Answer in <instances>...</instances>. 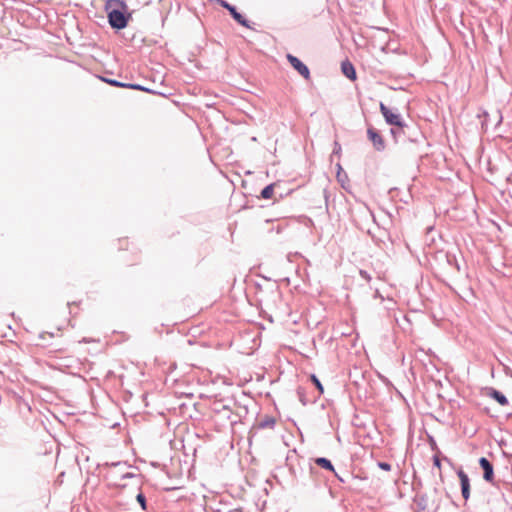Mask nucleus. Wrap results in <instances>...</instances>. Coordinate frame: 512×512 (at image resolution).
Returning <instances> with one entry per match:
<instances>
[{"mask_svg":"<svg viewBox=\"0 0 512 512\" xmlns=\"http://www.w3.org/2000/svg\"><path fill=\"white\" fill-rule=\"evenodd\" d=\"M102 80L106 83H108L109 85L111 86H114V87H121V88H125V85L126 83L125 82H121V81H118L116 79H111V78H102Z\"/></svg>","mask_w":512,"mask_h":512,"instance_id":"23","label":"nucleus"},{"mask_svg":"<svg viewBox=\"0 0 512 512\" xmlns=\"http://www.w3.org/2000/svg\"><path fill=\"white\" fill-rule=\"evenodd\" d=\"M314 463L320 468L335 473V468L330 459L326 457H316L313 459Z\"/></svg>","mask_w":512,"mask_h":512,"instance_id":"14","label":"nucleus"},{"mask_svg":"<svg viewBox=\"0 0 512 512\" xmlns=\"http://www.w3.org/2000/svg\"><path fill=\"white\" fill-rule=\"evenodd\" d=\"M459 256L460 257H458L457 254L454 252H450V255L448 256L449 259L447 260L446 263L448 267L453 268L456 272L462 271L463 257L460 252Z\"/></svg>","mask_w":512,"mask_h":512,"instance_id":"13","label":"nucleus"},{"mask_svg":"<svg viewBox=\"0 0 512 512\" xmlns=\"http://www.w3.org/2000/svg\"><path fill=\"white\" fill-rule=\"evenodd\" d=\"M337 181L340 183L343 189H347L345 183L348 182V175L346 172H337L336 174Z\"/></svg>","mask_w":512,"mask_h":512,"instance_id":"22","label":"nucleus"},{"mask_svg":"<svg viewBox=\"0 0 512 512\" xmlns=\"http://www.w3.org/2000/svg\"><path fill=\"white\" fill-rule=\"evenodd\" d=\"M125 88L139 90V91H145L148 93H154V91L152 89L146 88L143 85L137 84V83H126Z\"/></svg>","mask_w":512,"mask_h":512,"instance_id":"21","label":"nucleus"},{"mask_svg":"<svg viewBox=\"0 0 512 512\" xmlns=\"http://www.w3.org/2000/svg\"><path fill=\"white\" fill-rule=\"evenodd\" d=\"M432 460H433V466L438 468V469H441L442 465H441V457H440V455L439 454L433 455Z\"/></svg>","mask_w":512,"mask_h":512,"instance_id":"30","label":"nucleus"},{"mask_svg":"<svg viewBox=\"0 0 512 512\" xmlns=\"http://www.w3.org/2000/svg\"><path fill=\"white\" fill-rule=\"evenodd\" d=\"M309 470L312 475L316 473V469L313 466H310Z\"/></svg>","mask_w":512,"mask_h":512,"instance_id":"38","label":"nucleus"},{"mask_svg":"<svg viewBox=\"0 0 512 512\" xmlns=\"http://www.w3.org/2000/svg\"><path fill=\"white\" fill-rule=\"evenodd\" d=\"M105 11L110 27L116 31L126 28L132 17L124 0H107Z\"/></svg>","mask_w":512,"mask_h":512,"instance_id":"1","label":"nucleus"},{"mask_svg":"<svg viewBox=\"0 0 512 512\" xmlns=\"http://www.w3.org/2000/svg\"><path fill=\"white\" fill-rule=\"evenodd\" d=\"M222 5L221 7L226 9L230 16L234 19V21H236L239 25L245 27V28H248V29H253L252 26L250 25V22L245 18V16L243 14H241L236 6L230 4L229 2H227L226 0L225 1H222Z\"/></svg>","mask_w":512,"mask_h":512,"instance_id":"5","label":"nucleus"},{"mask_svg":"<svg viewBox=\"0 0 512 512\" xmlns=\"http://www.w3.org/2000/svg\"><path fill=\"white\" fill-rule=\"evenodd\" d=\"M235 401L232 399L224 400H214L210 406L211 411L214 414L221 415L223 419L230 421V423L236 424L241 416L238 413L233 412V406H235Z\"/></svg>","mask_w":512,"mask_h":512,"instance_id":"3","label":"nucleus"},{"mask_svg":"<svg viewBox=\"0 0 512 512\" xmlns=\"http://www.w3.org/2000/svg\"><path fill=\"white\" fill-rule=\"evenodd\" d=\"M45 335H49L50 337H53L52 333L43 332L39 335V338L44 339Z\"/></svg>","mask_w":512,"mask_h":512,"instance_id":"35","label":"nucleus"},{"mask_svg":"<svg viewBox=\"0 0 512 512\" xmlns=\"http://www.w3.org/2000/svg\"><path fill=\"white\" fill-rule=\"evenodd\" d=\"M367 138L372 143L374 149L378 152H382L386 148V143L380 132L374 127L367 129Z\"/></svg>","mask_w":512,"mask_h":512,"instance_id":"7","label":"nucleus"},{"mask_svg":"<svg viewBox=\"0 0 512 512\" xmlns=\"http://www.w3.org/2000/svg\"><path fill=\"white\" fill-rule=\"evenodd\" d=\"M336 167H337V172H345V171L343 170V168H342V166H341V164H340V163H337Z\"/></svg>","mask_w":512,"mask_h":512,"instance_id":"37","label":"nucleus"},{"mask_svg":"<svg viewBox=\"0 0 512 512\" xmlns=\"http://www.w3.org/2000/svg\"><path fill=\"white\" fill-rule=\"evenodd\" d=\"M136 501L138 502L143 511L148 510L147 499L142 491H139V493L136 495Z\"/></svg>","mask_w":512,"mask_h":512,"instance_id":"19","label":"nucleus"},{"mask_svg":"<svg viewBox=\"0 0 512 512\" xmlns=\"http://www.w3.org/2000/svg\"><path fill=\"white\" fill-rule=\"evenodd\" d=\"M479 466L483 470V479L488 483L494 482V467L490 460L486 457H480L478 460Z\"/></svg>","mask_w":512,"mask_h":512,"instance_id":"8","label":"nucleus"},{"mask_svg":"<svg viewBox=\"0 0 512 512\" xmlns=\"http://www.w3.org/2000/svg\"><path fill=\"white\" fill-rule=\"evenodd\" d=\"M333 474H334V476L337 478V480L339 482H341V483H345L346 482V479L343 476L339 475L336 471Z\"/></svg>","mask_w":512,"mask_h":512,"instance_id":"34","label":"nucleus"},{"mask_svg":"<svg viewBox=\"0 0 512 512\" xmlns=\"http://www.w3.org/2000/svg\"><path fill=\"white\" fill-rule=\"evenodd\" d=\"M375 296H376V297H377V296H379V291H378V290H376V292H375Z\"/></svg>","mask_w":512,"mask_h":512,"instance_id":"40","label":"nucleus"},{"mask_svg":"<svg viewBox=\"0 0 512 512\" xmlns=\"http://www.w3.org/2000/svg\"><path fill=\"white\" fill-rule=\"evenodd\" d=\"M390 133L394 138L395 142H398V139L403 136L401 130L394 126H392V128L390 129Z\"/></svg>","mask_w":512,"mask_h":512,"instance_id":"24","label":"nucleus"},{"mask_svg":"<svg viewBox=\"0 0 512 512\" xmlns=\"http://www.w3.org/2000/svg\"><path fill=\"white\" fill-rule=\"evenodd\" d=\"M107 466H113V467H119V466H126V462H113V463H106Z\"/></svg>","mask_w":512,"mask_h":512,"instance_id":"33","label":"nucleus"},{"mask_svg":"<svg viewBox=\"0 0 512 512\" xmlns=\"http://www.w3.org/2000/svg\"><path fill=\"white\" fill-rule=\"evenodd\" d=\"M443 459H444V461H446L447 463L452 465V462H451V460L448 457L444 456Z\"/></svg>","mask_w":512,"mask_h":512,"instance_id":"39","label":"nucleus"},{"mask_svg":"<svg viewBox=\"0 0 512 512\" xmlns=\"http://www.w3.org/2000/svg\"><path fill=\"white\" fill-rule=\"evenodd\" d=\"M457 476L460 480L461 494L465 501L470 498V479L467 473L462 468L457 471Z\"/></svg>","mask_w":512,"mask_h":512,"instance_id":"10","label":"nucleus"},{"mask_svg":"<svg viewBox=\"0 0 512 512\" xmlns=\"http://www.w3.org/2000/svg\"><path fill=\"white\" fill-rule=\"evenodd\" d=\"M359 275H360V277H361L362 279H364V280H365V281H367V282H370V281H371V279H372L371 274H370L368 271L363 270V269H360V270H359Z\"/></svg>","mask_w":512,"mask_h":512,"instance_id":"28","label":"nucleus"},{"mask_svg":"<svg viewBox=\"0 0 512 512\" xmlns=\"http://www.w3.org/2000/svg\"><path fill=\"white\" fill-rule=\"evenodd\" d=\"M478 117H484V120L481 122V126L482 128L487 129V118L489 117L488 112L483 110L481 113L478 114Z\"/></svg>","mask_w":512,"mask_h":512,"instance_id":"27","label":"nucleus"},{"mask_svg":"<svg viewBox=\"0 0 512 512\" xmlns=\"http://www.w3.org/2000/svg\"><path fill=\"white\" fill-rule=\"evenodd\" d=\"M418 512H437L440 507L441 499L439 489L434 487L430 492H417L413 498Z\"/></svg>","mask_w":512,"mask_h":512,"instance_id":"2","label":"nucleus"},{"mask_svg":"<svg viewBox=\"0 0 512 512\" xmlns=\"http://www.w3.org/2000/svg\"><path fill=\"white\" fill-rule=\"evenodd\" d=\"M341 151H342V148H341V145L339 142L335 141L334 142V147H333V151H332V155H331V158L335 155H340L341 154Z\"/></svg>","mask_w":512,"mask_h":512,"instance_id":"29","label":"nucleus"},{"mask_svg":"<svg viewBox=\"0 0 512 512\" xmlns=\"http://www.w3.org/2000/svg\"><path fill=\"white\" fill-rule=\"evenodd\" d=\"M310 380L312 384L315 386V388L318 390L319 396L322 395L324 393V387L319 378L315 374H311Z\"/></svg>","mask_w":512,"mask_h":512,"instance_id":"20","label":"nucleus"},{"mask_svg":"<svg viewBox=\"0 0 512 512\" xmlns=\"http://www.w3.org/2000/svg\"><path fill=\"white\" fill-rule=\"evenodd\" d=\"M485 395L495 400L501 406H507L509 404L508 398L499 390L493 387H486L484 389Z\"/></svg>","mask_w":512,"mask_h":512,"instance_id":"11","label":"nucleus"},{"mask_svg":"<svg viewBox=\"0 0 512 512\" xmlns=\"http://www.w3.org/2000/svg\"><path fill=\"white\" fill-rule=\"evenodd\" d=\"M274 187H275V183H271V184L265 186L260 192V197L263 199L272 198L273 193H274Z\"/></svg>","mask_w":512,"mask_h":512,"instance_id":"18","label":"nucleus"},{"mask_svg":"<svg viewBox=\"0 0 512 512\" xmlns=\"http://www.w3.org/2000/svg\"><path fill=\"white\" fill-rule=\"evenodd\" d=\"M403 137H406L410 142L418 143L421 139L424 138L423 134L416 126H410L406 123V127L399 128Z\"/></svg>","mask_w":512,"mask_h":512,"instance_id":"9","label":"nucleus"},{"mask_svg":"<svg viewBox=\"0 0 512 512\" xmlns=\"http://www.w3.org/2000/svg\"><path fill=\"white\" fill-rule=\"evenodd\" d=\"M286 59L289 62V64L305 79H310V69L308 66L302 62L298 57L287 54Z\"/></svg>","mask_w":512,"mask_h":512,"instance_id":"6","label":"nucleus"},{"mask_svg":"<svg viewBox=\"0 0 512 512\" xmlns=\"http://www.w3.org/2000/svg\"><path fill=\"white\" fill-rule=\"evenodd\" d=\"M421 488H422V481H421V479L414 480V482L412 484V490L415 492V494L417 492H422Z\"/></svg>","mask_w":512,"mask_h":512,"instance_id":"26","label":"nucleus"},{"mask_svg":"<svg viewBox=\"0 0 512 512\" xmlns=\"http://www.w3.org/2000/svg\"><path fill=\"white\" fill-rule=\"evenodd\" d=\"M377 466L381 469V470H384V471H391L392 469V466L390 463L388 462H385V461H378L377 462Z\"/></svg>","mask_w":512,"mask_h":512,"instance_id":"25","label":"nucleus"},{"mask_svg":"<svg viewBox=\"0 0 512 512\" xmlns=\"http://www.w3.org/2000/svg\"><path fill=\"white\" fill-rule=\"evenodd\" d=\"M135 477H141V475H136L131 472H126L121 475V479H131V478H135Z\"/></svg>","mask_w":512,"mask_h":512,"instance_id":"31","label":"nucleus"},{"mask_svg":"<svg viewBox=\"0 0 512 512\" xmlns=\"http://www.w3.org/2000/svg\"><path fill=\"white\" fill-rule=\"evenodd\" d=\"M341 71L343 75L351 81L357 79L356 69L351 61L346 59L341 63Z\"/></svg>","mask_w":512,"mask_h":512,"instance_id":"12","label":"nucleus"},{"mask_svg":"<svg viewBox=\"0 0 512 512\" xmlns=\"http://www.w3.org/2000/svg\"><path fill=\"white\" fill-rule=\"evenodd\" d=\"M289 471H290V473H291V475H292L293 477H296V471H295L294 467L290 466V467H289Z\"/></svg>","mask_w":512,"mask_h":512,"instance_id":"36","label":"nucleus"},{"mask_svg":"<svg viewBox=\"0 0 512 512\" xmlns=\"http://www.w3.org/2000/svg\"><path fill=\"white\" fill-rule=\"evenodd\" d=\"M379 109L386 124L397 128L405 129L406 122L403 120L401 114L398 112L397 109H391L387 107L383 102H380Z\"/></svg>","mask_w":512,"mask_h":512,"instance_id":"4","label":"nucleus"},{"mask_svg":"<svg viewBox=\"0 0 512 512\" xmlns=\"http://www.w3.org/2000/svg\"><path fill=\"white\" fill-rule=\"evenodd\" d=\"M430 446H431V449H432V450H435V451H437V452H438L437 454H440V451L438 450V447H437L436 441L434 440V438H433V437H430Z\"/></svg>","mask_w":512,"mask_h":512,"instance_id":"32","label":"nucleus"},{"mask_svg":"<svg viewBox=\"0 0 512 512\" xmlns=\"http://www.w3.org/2000/svg\"><path fill=\"white\" fill-rule=\"evenodd\" d=\"M450 252L451 251L439 250L434 254L433 259L438 263V265L444 266L449 259L448 256L450 255Z\"/></svg>","mask_w":512,"mask_h":512,"instance_id":"15","label":"nucleus"},{"mask_svg":"<svg viewBox=\"0 0 512 512\" xmlns=\"http://www.w3.org/2000/svg\"><path fill=\"white\" fill-rule=\"evenodd\" d=\"M297 395L299 398V401L302 403V405L306 406L309 403H315L317 398H314L313 400H309L306 396L305 389L303 387L297 388Z\"/></svg>","mask_w":512,"mask_h":512,"instance_id":"16","label":"nucleus"},{"mask_svg":"<svg viewBox=\"0 0 512 512\" xmlns=\"http://www.w3.org/2000/svg\"><path fill=\"white\" fill-rule=\"evenodd\" d=\"M275 425V419L271 416H265L258 423L259 429L273 428Z\"/></svg>","mask_w":512,"mask_h":512,"instance_id":"17","label":"nucleus"}]
</instances>
